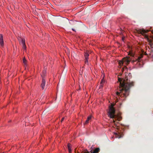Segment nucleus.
I'll list each match as a JSON object with an SVG mask.
<instances>
[{
  "instance_id": "nucleus-1",
  "label": "nucleus",
  "mask_w": 153,
  "mask_h": 153,
  "mask_svg": "<svg viewBox=\"0 0 153 153\" xmlns=\"http://www.w3.org/2000/svg\"><path fill=\"white\" fill-rule=\"evenodd\" d=\"M118 81L120 82L119 91L120 92H117V95L118 97H121L123 98L124 100L129 95L130 88L134 86V82H128L125 80H122L121 78L118 79Z\"/></svg>"
},
{
  "instance_id": "nucleus-2",
  "label": "nucleus",
  "mask_w": 153,
  "mask_h": 153,
  "mask_svg": "<svg viewBox=\"0 0 153 153\" xmlns=\"http://www.w3.org/2000/svg\"><path fill=\"white\" fill-rule=\"evenodd\" d=\"M149 31L148 30H145L144 29H137L136 30L137 33L139 34L143 35L145 38L147 39L148 41L149 42L151 48H152V52L151 53L150 55L152 56V58L153 59V43H152V40L149 39L148 36L145 34V33H147Z\"/></svg>"
},
{
  "instance_id": "nucleus-3",
  "label": "nucleus",
  "mask_w": 153,
  "mask_h": 153,
  "mask_svg": "<svg viewBox=\"0 0 153 153\" xmlns=\"http://www.w3.org/2000/svg\"><path fill=\"white\" fill-rule=\"evenodd\" d=\"M114 104H111L109 107V111L108 112V116L111 118H114L117 119L118 121H120L121 119L120 117H118L115 114V109L114 108Z\"/></svg>"
},
{
  "instance_id": "nucleus-4",
  "label": "nucleus",
  "mask_w": 153,
  "mask_h": 153,
  "mask_svg": "<svg viewBox=\"0 0 153 153\" xmlns=\"http://www.w3.org/2000/svg\"><path fill=\"white\" fill-rule=\"evenodd\" d=\"M131 59L129 57H125L122 59V60L120 61L119 64L120 66H122L123 65L125 62V64L128 65Z\"/></svg>"
},
{
  "instance_id": "nucleus-5",
  "label": "nucleus",
  "mask_w": 153,
  "mask_h": 153,
  "mask_svg": "<svg viewBox=\"0 0 153 153\" xmlns=\"http://www.w3.org/2000/svg\"><path fill=\"white\" fill-rule=\"evenodd\" d=\"M100 150V148H96L93 151L91 150L90 152L88 151L87 149H85L82 153H97L99 152Z\"/></svg>"
},
{
  "instance_id": "nucleus-6",
  "label": "nucleus",
  "mask_w": 153,
  "mask_h": 153,
  "mask_svg": "<svg viewBox=\"0 0 153 153\" xmlns=\"http://www.w3.org/2000/svg\"><path fill=\"white\" fill-rule=\"evenodd\" d=\"M143 53H140L139 55L135 56V57H134L135 60L133 62L136 61H138V62H140L141 60V59L143 57Z\"/></svg>"
},
{
  "instance_id": "nucleus-7",
  "label": "nucleus",
  "mask_w": 153,
  "mask_h": 153,
  "mask_svg": "<svg viewBox=\"0 0 153 153\" xmlns=\"http://www.w3.org/2000/svg\"><path fill=\"white\" fill-rule=\"evenodd\" d=\"M70 24L72 25L74 27H76L78 26V23L76 21H75L71 20L69 22Z\"/></svg>"
},
{
  "instance_id": "nucleus-8",
  "label": "nucleus",
  "mask_w": 153,
  "mask_h": 153,
  "mask_svg": "<svg viewBox=\"0 0 153 153\" xmlns=\"http://www.w3.org/2000/svg\"><path fill=\"white\" fill-rule=\"evenodd\" d=\"M45 79L43 77V79H42V83L41 84V86L42 89H44L45 87Z\"/></svg>"
},
{
  "instance_id": "nucleus-9",
  "label": "nucleus",
  "mask_w": 153,
  "mask_h": 153,
  "mask_svg": "<svg viewBox=\"0 0 153 153\" xmlns=\"http://www.w3.org/2000/svg\"><path fill=\"white\" fill-rule=\"evenodd\" d=\"M129 51L128 52L129 53L128 55H130L131 56H132V57H134V54L133 53L134 52L132 50V48H129Z\"/></svg>"
},
{
  "instance_id": "nucleus-10",
  "label": "nucleus",
  "mask_w": 153,
  "mask_h": 153,
  "mask_svg": "<svg viewBox=\"0 0 153 153\" xmlns=\"http://www.w3.org/2000/svg\"><path fill=\"white\" fill-rule=\"evenodd\" d=\"M4 45V42L3 40V37L2 35L0 34V45L2 46Z\"/></svg>"
},
{
  "instance_id": "nucleus-11",
  "label": "nucleus",
  "mask_w": 153,
  "mask_h": 153,
  "mask_svg": "<svg viewBox=\"0 0 153 153\" xmlns=\"http://www.w3.org/2000/svg\"><path fill=\"white\" fill-rule=\"evenodd\" d=\"M21 43L22 44V48L24 49L25 50L26 49V46L25 44V40L24 39H22Z\"/></svg>"
},
{
  "instance_id": "nucleus-12",
  "label": "nucleus",
  "mask_w": 153,
  "mask_h": 153,
  "mask_svg": "<svg viewBox=\"0 0 153 153\" xmlns=\"http://www.w3.org/2000/svg\"><path fill=\"white\" fill-rule=\"evenodd\" d=\"M68 149L69 152V153H71V145L70 143H68Z\"/></svg>"
},
{
  "instance_id": "nucleus-13",
  "label": "nucleus",
  "mask_w": 153,
  "mask_h": 153,
  "mask_svg": "<svg viewBox=\"0 0 153 153\" xmlns=\"http://www.w3.org/2000/svg\"><path fill=\"white\" fill-rule=\"evenodd\" d=\"M89 54L88 53H85L84 56L85 60L88 59Z\"/></svg>"
},
{
  "instance_id": "nucleus-14",
  "label": "nucleus",
  "mask_w": 153,
  "mask_h": 153,
  "mask_svg": "<svg viewBox=\"0 0 153 153\" xmlns=\"http://www.w3.org/2000/svg\"><path fill=\"white\" fill-rule=\"evenodd\" d=\"M46 71L45 70L43 71L42 72V74H41V76L42 77V79H43V77L45 78V76L46 75Z\"/></svg>"
},
{
  "instance_id": "nucleus-15",
  "label": "nucleus",
  "mask_w": 153,
  "mask_h": 153,
  "mask_svg": "<svg viewBox=\"0 0 153 153\" xmlns=\"http://www.w3.org/2000/svg\"><path fill=\"white\" fill-rule=\"evenodd\" d=\"M23 62L25 65H26L27 64V60L25 59V57H24L23 59Z\"/></svg>"
},
{
  "instance_id": "nucleus-16",
  "label": "nucleus",
  "mask_w": 153,
  "mask_h": 153,
  "mask_svg": "<svg viewBox=\"0 0 153 153\" xmlns=\"http://www.w3.org/2000/svg\"><path fill=\"white\" fill-rule=\"evenodd\" d=\"M85 64H86V65H89V63H88V59L85 60Z\"/></svg>"
},
{
  "instance_id": "nucleus-17",
  "label": "nucleus",
  "mask_w": 153,
  "mask_h": 153,
  "mask_svg": "<svg viewBox=\"0 0 153 153\" xmlns=\"http://www.w3.org/2000/svg\"><path fill=\"white\" fill-rule=\"evenodd\" d=\"M103 84L102 83H100V88H102V87H103Z\"/></svg>"
},
{
  "instance_id": "nucleus-18",
  "label": "nucleus",
  "mask_w": 153,
  "mask_h": 153,
  "mask_svg": "<svg viewBox=\"0 0 153 153\" xmlns=\"http://www.w3.org/2000/svg\"><path fill=\"white\" fill-rule=\"evenodd\" d=\"M89 121V120H88V119H87L86 120V121H85V124H88V123Z\"/></svg>"
},
{
  "instance_id": "nucleus-19",
  "label": "nucleus",
  "mask_w": 153,
  "mask_h": 153,
  "mask_svg": "<svg viewBox=\"0 0 153 153\" xmlns=\"http://www.w3.org/2000/svg\"><path fill=\"white\" fill-rule=\"evenodd\" d=\"M105 82V81L103 80V79H102L100 83H102L103 84V83Z\"/></svg>"
},
{
  "instance_id": "nucleus-20",
  "label": "nucleus",
  "mask_w": 153,
  "mask_h": 153,
  "mask_svg": "<svg viewBox=\"0 0 153 153\" xmlns=\"http://www.w3.org/2000/svg\"><path fill=\"white\" fill-rule=\"evenodd\" d=\"M91 116H89V117H88L87 119H88V120H89L91 119Z\"/></svg>"
},
{
  "instance_id": "nucleus-21",
  "label": "nucleus",
  "mask_w": 153,
  "mask_h": 153,
  "mask_svg": "<svg viewBox=\"0 0 153 153\" xmlns=\"http://www.w3.org/2000/svg\"><path fill=\"white\" fill-rule=\"evenodd\" d=\"M64 119V117H63L61 120V122H62Z\"/></svg>"
},
{
  "instance_id": "nucleus-22",
  "label": "nucleus",
  "mask_w": 153,
  "mask_h": 153,
  "mask_svg": "<svg viewBox=\"0 0 153 153\" xmlns=\"http://www.w3.org/2000/svg\"><path fill=\"white\" fill-rule=\"evenodd\" d=\"M72 30L74 31H75V32L76 31V30H75V29H74V28H72Z\"/></svg>"
},
{
  "instance_id": "nucleus-23",
  "label": "nucleus",
  "mask_w": 153,
  "mask_h": 153,
  "mask_svg": "<svg viewBox=\"0 0 153 153\" xmlns=\"http://www.w3.org/2000/svg\"><path fill=\"white\" fill-rule=\"evenodd\" d=\"M113 120V122L114 123V122H115V120Z\"/></svg>"
},
{
  "instance_id": "nucleus-24",
  "label": "nucleus",
  "mask_w": 153,
  "mask_h": 153,
  "mask_svg": "<svg viewBox=\"0 0 153 153\" xmlns=\"http://www.w3.org/2000/svg\"><path fill=\"white\" fill-rule=\"evenodd\" d=\"M124 38H122V40H123H123H124Z\"/></svg>"
},
{
  "instance_id": "nucleus-25",
  "label": "nucleus",
  "mask_w": 153,
  "mask_h": 153,
  "mask_svg": "<svg viewBox=\"0 0 153 153\" xmlns=\"http://www.w3.org/2000/svg\"><path fill=\"white\" fill-rule=\"evenodd\" d=\"M145 55H147V53H146V52H145Z\"/></svg>"
}]
</instances>
